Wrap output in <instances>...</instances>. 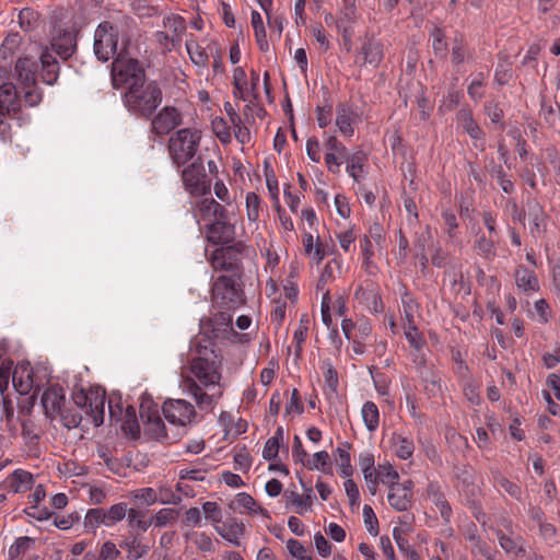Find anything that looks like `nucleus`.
I'll return each mask as SVG.
<instances>
[{
	"mask_svg": "<svg viewBox=\"0 0 560 560\" xmlns=\"http://www.w3.org/2000/svg\"><path fill=\"white\" fill-rule=\"evenodd\" d=\"M375 475L377 476L380 482L388 485V488L390 485H396L399 482V475L395 469H393L390 465H380L378 469L375 471Z\"/></svg>",
	"mask_w": 560,
	"mask_h": 560,
	"instance_id": "603ef678",
	"label": "nucleus"
},
{
	"mask_svg": "<svg viewBox=\"0 0 560 560\" xmlns=\"http://www.w3.org/2000/svg\"><path fill=\"white\" fill-rule=\"evenodd\" d=\"M246 210L248 221L256 223L259 219L260 198L255 192H248L246 195Z\"/></svg>",
	"mask_w": 560,
	"mask_h": 560,
	"instance_id": "864d4df0",
	"label": "nucleus"
},
{
	"mask_svg": "<svg viewBox=\"0 0 560 560\" xmlns=\"http://www.w3.org/2000/svg\"><path fill=\"white\" fill-rule=\"evenodd\" d=\"M40 79L47 85H54L59 78L60 65L55 55L46 48L39 56Z\"/></svg>",
	"mask_w": 560,
	"mask_h": 560,
	"instance_id": "f3484780",
	"label": "nucleus"
},
{
	"mask_svg": "<svg viewBox=\"0 0 560 560\" xmlns=\"http://www.w3.org/2000/svg\"><path fill=\"white\" fill-rule=\"evenodd\" d=\"M529 208V218H530V233L536 236L540 235L546 229V219L547 215L542 209V207L534 201L533 203H528Z\"/></svg>",
	"mask_w": 560,
	"mask_h": 560,
	"instance_id": "a878e982",
	"label": "nucleus"
},
{
	"mask_svg": "<svg viewBox=\"0 0 560 560\" xmlns=\"http://www.w3.org/2000/svg\"><path fill=\"white\" fill-rule=\"evenodd\" d=\"M119 547L127 551L128 560H138L150 550V546L142 542L139 533L136 530H129L128 535L119 542Z\"/></svg>",
	"mask_w": 560,
	"mask_h": 560,
	"instance_id": "a211bd4d",
	"label": "nucleus"
},
{
	"mask_svg": "<svg viewBox=\"0 0 560 560\" xmlns=\"http://www.w3.org/2000/svg\"><path fill=\"white\" fill-rule=\"evenodd\" d=\"M150 119V131L155 136L168 135L183 122L182 114L174 106L163 107L156 115H152Z\"/></svg>",
	"mask_w": 560,
	"mask_h": 560,
	"instance_id": "9b49d317",
	"label": "nucleus"
},
{
	"mask_svg": "<svg viewBox=\"0 0 560 560\" xmlns=\"http://www.w3.org/2000/svg\"><path fill=\"white\" fill-rule=\"evenodd\" d=\"M457 121L460 124L465 132L475 140H481L485 138L483 130L479 127L477 121L474 119L472 114L468 109H460L457 113Z\"/></svg>",
	"mask_w": 560,
	"mask_h": 560,
	"instance_id": "b1692460",
	"label": "nucleus"
},
{
	"mask_svg": "<svg viewBox=\"0 0 560 560\" xmlns=\"http://www.w3.org/2000/svg\"><path fill=\"white\" fill-rule=\"evenodd\" d=\"M120 556V550L113 541H106L102 545L98 559L100 560H115Z\"/></svg>",
	"mask_w": 560,
	"mask_h": 560,
	"instance_id": "774afa93",
	"label": "nucleus"
},
{
	"mask_svg": "<svg viewBox=\"0 0 560 560\" xmlns=\"http://www.w3.org/2000/svg\"><path fill=\"white\" fill-rule=\"evenodd\" d=\"M393 444L396 446V455L401 459H408L412 456L415 445L411 440L400 434H394Z\"/></svg>",
	"mask_w": 560,
	"mask_h": 560,
	"instance_id": "ea45409f",
	"label": "nucleus"
},
{
	"mask_svg": "<svg viewBox=\"0 0 560 560\" xmlns=\"http://www.w3.org/2000/svg\"><path fill=\"white\" fill-rule=\"evenodd\" d=\"M495 485L501 487L504 491H506L512 498L516 500L522 499V489L518 485L510 481L506 477L497 472L493 477Z\"/></svg>",
	"mask_w": 560,
	"mask_h": 560,
	"instance_id": "de8ad7c7",
	"label": "nucleus"
},
{
	"mask_svg": "<svg viewBox=\"0 0 560 560\" xmlns=\"http://www.w3.org/2000/svg\"><path fill=\"white\" fill-rule=\"evenodd\" d=\"M427 493L429 499L439 508L441 517L446 522L450 521L452 509L441 490V486L438 482H430L427 488Z\"/></svg>",
	"mask_w": 560,
	"mask_h": 560,
	"instance_id": "5701e85b",
	"label": "nucleus"
},
{
	"mask_svg": "<svg viewBox=\"0 0 560 560\" xmlns=\"http://www.w3.org/2000/svg\"><path fill=\"white\" fill-rule=\"evenodd\" d=\"M485 112L487 116L490 118L491 122L499 124L501 130L505 128V124L502 121L504 113L503 109L500 107L499 103L493 101L487 102L485 104Z\"/></svg>",
	"mask_w": 560,
	"mask_h": 560,
	"instance_id": "4d7b16f0",
	"label": "nucleus"
},
{
	"mask_svg": "<svg viewBox=\"0 0 560 560\" xmlns=\"http://www.w3.org/2000/svg\"><path fill=\"white\" fill-rule=\"evenodd\" d=\"M374 456L371 453L360 455L359 465L364 475L365 481H370V478L375 475L376 469L374 467Z\"/></svg>",
	"mask_w": 560,
	"mask_h": 560,
	"instance_id": "052dcab7",
	"label": "nucleus"
},
{
	"mask_svg": "<svg viewBox=\"0 0 560 560\" xmlns=\"http://www.w3.org/2000/svg\"><path fill=\"white\" fill-rule=\"evenodd\" d=\"M469 56L467 52V44L463 37H455L452 46V62L455 65L463 63Z\"/></svg>",
	"mask_w": 560,
	"mask_h": 560,
	"instance_id": "5fc2aeb1",
	"label": "nucleus"
},
{
	"mask_svg": "<svg viewBox=\"0 0 560 560\" xmlns=\"http://www.w3.org/2000/svg\"><path fill=\"white\" fill-rule=\"evenodd\" d=\"M213 301L226 306L228 310H235L243 304V291L236 287V282L232 277L220 276L212 285Z\"/></svg>",
	"mask_w": 560,
	"mask_h": 560,
	"instance_id": "0eeeda50",
	"label": "nucleus"
},
{
	"mask_svg": "<svg viewBox=\"0 0 560 560\" xmlns=\"http://www.w3.org/2000/svg\"><path fill=\"white\" fill-rule=\"evenodd\" d=\"M364 62L377 66L384 58L383 44L374 38L368 39L361 47Z\"/></svg>",
	"mask_w": 560,
	"mask_h": 560,
	"instance_id": "393cba45",
	"label": "nucleus"
},
{
	"mask_svg": "<svg viewBox=\"0 0 560 560\" xmlns=\"http://www.w3.org/2000/svg\"><path fill=\"white\" fill-rule=\"evenodd\" d=\"M413 481L410 479L404 482L390 485L388 489L387 500L392 508L396 511H407L412 505Z\"/></svg>",
	"mask_w": 560,
	"mask_h": 560,
	"instance_id": "f8f14e48",
	"label": "nucleus"
},
{
	"mask_svg": "<svg viewBox=\"0 0 560 560\" xmlns=\"http://www.w3.org/2000/svg\"><path fill=\"white\" fill-rule=\"evenodd\" d=\"M246 85V73L243 68L237 67L233 72V86H234V96L245 100L244 90Z\"/></svg>",
	"mask_w": 560,
	"mask_h": 560,
	"instance_id": "bf43d9fd",
	"label": "nucleus"
},
{
	"mask_svg": "<svg viewBox=\"0 0 560 560\" xmlns=\"http://www.w3.org/2000/svg\"><path fill=\"white\" fill-rule=\"evenodd\" d=\"M201 140V131L183 128L173 133L167 142V151L173 164L179 168L196 154Z\"/></svg>",
	"mask_w": 560,
	"mask_h": 560,
	"instance_id": "7ed1b4c3",
	"label": "nucleus"
},
{
	"mask_svg": "<svg viewBox=\"0 0 560 560\" xmlns=\"http://www.w3.org/2000/svg\"><path fill=\"white\" fill-rule=\"evenodd\" d=\"M393 536L398 549L408 558V560H421L420 555L409 545L408 539L402 536V530L399 527L394 528Z\"/></svg>",
	"mask_w": 560,
	"mask_h": 560,
	"instance_id": "4c0bfd02",
	"label": "nucleus"
},
{
	"mask_svg": "<svg viewBox=\"0 0 560 560\" xmlns=\"http://www.w3.org/2000/svg\"><path fill=\"white\" fill-rule=\"evenodd\" d=\"M104 404L105 394L100 395L95 393L85 410V412L91 416L95 427H100L104 422Z\"/></svg>",
	"mask_w": 560,
	"mask_h": 560,
	"instance_id": "c85d7f7f",
	"label": "nucleus"
},
{
	"mask_svg": "<svg viewBox=\"0 0 560 560\" xmlns=\"http://www.w3.org/2000/svg\"><path fill=\"white\" fill-rule=\"evenodd\" d=\"M119 27L109 21L101 23L94 36V54L100 61H107L117 50Z\"/></svg>",
	"mask_w": 560,
	"mask_h": 560,
	"instance_id": "423d86ee",
	"label": "nucleus"
},
{
	"mask_svg": "<svg viewBox=\"0 0 560 560\" xmlns=\"http://www.w3.org/2000/svg\"><path fill=\"white\" fill-rule=\"evenodd\" d=\"M491 167L489 168V173L492 177H495L499 180V184L502 190L505 194H511L514 190V184L511 179L505 177V173L501 165H497L493 160L490 162Z\"/></svg>",
	"mask_w": 560,
	"mask_h": 560,
	"instance_id": "a18cd8bd",
	"label": "nucleus"
},
{
	"mask_svg": "<svg viewBox=\"0 0 560 560\" xmlns=\"http://www.w3.org/2000/svg\"><path fill=\"white\" fill-rule=\"evenodd\" d=\"M303 465L310 470H320L324 474L332 475L330 456L326 451L317 452L313 455V459L303 462Z\"/></svg>",
	"mask_w": 560,
	"mask_h": 560,
	"instance_id": "c756f323",
	"label": "nucleus"
},
{
	"mask_svg": "<svg viewBox=\"0 0 560 560\" xmlns=\"http://www.w3.org/2000/svg\"><path fill=\"white\" fill-rule=\"evenodd\" d=\"M182 179L192 196H205L210 192L211 180L207 177L200 158L182 171Z\"/></svg>",
	"mask_w": 560,
	"mask_h": 560,
	"instance_id": "6e6552de",
	"label": "nucleus"
},
{
	"mask_svg": "<svg viewBox=\"0 0 560 560\" xmlns=\"http://www.w3.org/2000/svg\"><path fill=\"white\" fill-rule=\"evenodd\" d=\"M21 112V98L16 86L7 82L0 85V116L19 118Z\"/></svg>",
	"mask_w": 560,
	"mask_h": 560,
	"instance_id": "4468645a",
	"label": "nucleus"
},
{
	"mask_svg": "<svg viewBox=\"0 0 560 560\" xmlns=\"http://www.w3.org/2000/svg\"><path fill=\"white\" fill-rule=\"evenodd\" d=\"M186 48L191 61L199 67H206L209 60L208 54L196 43H186Z\"/></svg>",
	"mask_w": 560,
	"mask_h": 560,
	"instance_id": "8fccbe9b",
	"label": "nucleus"
},
{
	"mask_svg": "<svg viewBox=\"0 0 560 560\" xmlns=\"http://www.w3.org/2000/svg\"><path fill=\"white\" fill-rule=\"evenodd\" d=\"M163 25L173 36V42H182V35L186 30L185 20L178 15H170L164 18Z\"/></svg>",
	"mask_w": 560,
	"mask_h": 560,
	"instance_id": "c9c22d12",
	"label": "nucleus"
},
{
	"mask_svg": "<svg viewBox=\"0 0 560 560\" xmlns=\"http://www.w3.org/2000/svg\"><path fill=\"white\" fill-rule=\"evenodd\" d=\"M416 370L428 397H436L441 393V378L433 366H429L423 355L415 358Z\"/></svg>",
	"mask_w": 560,
	"mask_h": 560,
	"instance_id": "ddd939ff",
	"label": "nucleus"
},
{
	"mask_svg": "<svg viewBox=\"0 0 560 560\" xmlns=\"http://www.w3.org/2000/svg\"><path fill=\"white\" fill-rule=\"evenodd\" d=\"M252 26L254 28L255 39L260 51L267 52L269 50V43L264 26V21L258 11L252 12Z\"/></svg>",
	"mask_w": 560,
	"mask_h": 560,
	"instance_id": "cd10ccee",
	"label": "nucleus"
},
{
	"mask_svg": "<svg viewBox=\"0 0 560 560\" xmlns=\"http://www.w3.org/2000/svg\"><path fill=\"white\" fill-rule=\"evenodd\" d=\"M232 319L233 315L229 311L219 312L212 318L209 319V323L212 327V332L214 337H218L217 331L221 328H231L232 329Z\"/></svg>",
	"mask_w": 560,
	"mask_h": 560,
	"instance_id": "49530a36",
	"label": "nucleus"
},
{
	"mask_svg": "<svg viewBox=\"0 0 560 560\" xmlns=\"http://www.w3.org/2000/svg\"><path fill=\"white\" fill-rule=\"evenodd\" d=\"M128 511L129 509L125 502H119L105 510L107 526H113L114 524L122 521L126 515H128Z\"/></svg>",
	"mask_w": 560,
	"mask_h": 560,
	"instance_id": "37998d69",
	"label": "nucleus"
},
{
	"mask_svg": "<svg viewBox=\"0 0 560 560\" xmlns=\"http://www.w3.org/2000/svg\"><path fill=\"white\" fill-rule=\"evenodd\" d=\"M345 160L348 163L347 172L355 182H359L358 171L363 172V165L368 160L366 154L363 151H357L352 154H348Z\"/></svg>",
	"mask_w": 560,
	"mask_h": 560,
	"instance_id": "72a5a7b5",
	"label": "nucleus"
},
{
	"mask_svg": "<svg viewBox=\"0 0 560 560\" xmlns=\"http://www.w3.org/2000/svg\"><path fill=\"white\" fill-rule=\"evenodd\" d=\"M156 43L162 47L163 52L171 51L173 48L179 46V42H173V36L166 32L158 31L154 34Z\"/></svg>",
	"mask_w": 560,
	"mask_h": 560,
	"instance_id": "0e129e2a",
	"label": "nucleus"
},
{
	"mask_svg": "<svg viewBox=\"0 0 560 560\" xmlns=\"http://www.w3.org/2000/svg\"><path fill=\"white\" fill-rule=\"evenodd\" d=\"M207 238L214 245H228L234 242L235 226L228 220L212 221L206 228Z\"/></svg>",
	"mask_w": 560,
	"mask_h": 560,
	"instance_id": "2eb2a0df",
	"label": "nucleus"
},
{
	"mask_svg": "<svg viewBox=\"0 0 560 560\" xmlns=\"http://www.w3.org/2000/svg\"><path fill=\"white\" fill-rule=\"evenodd\" d=\"M34 482V476L23 469L14 470L7 478V486L13 493H24L31 490Z\"/></svg>",
	"mask_w": 560,
	"mask_h": 560,
	"instance_id": "4be33fe9",
	"label": "nucleus"
},
{
	"mask_svg": "<svg viewBox=\"0 0 560 560\" xmlns=\"http://www.w3.org/2000/svg\"><path fill=\"white\" fill-rule=\"evenodd\" d=\"M432 38V49L439 57H445L447 51V43L445 40L444 31L441 27L434 26L430 32Z\"/></svg>",
	"mask_w": 560,
	"mask_h": 560,
	"instance_id": "79ce46f5",
	"label": "nucleus"
},
{
	"mask_svg": "<svg viewBox=\"0 0 560 560\" xmlns=\"http://www.w3.org/2000/svg\"><path fill=\"white\" fill-rule=\"evenodd\" d=\"M52 55H58L61 59L67 60L77 49V38L72 32H63L54 37L48 48Z\"/></svg>",
	"mask_w": 560,
	"mask_h": 560,
	"instance_id": "6ab92c4d",
	"label": "nucleus"
},
{
	"mask_svg": "<svg viewBox=\"0 0 560 560\" xmlns=\"http://www.w3.org/2000/svg\"><path fill=\"white\" fill-rule=\"evenodd\" d=\"M60 417V421L67 429L78 428L82 421L81 413L75 408H63L57 415Z\"/></svg>",
	"mask_w": 560,
	"mask_h": 560,
	"instance_id": "c03bdc74",
	"label": "nucleus"
},
{
	"mask_svg": "<svg viewBox=\"0 0 560 560\" xmlns=\"http://www.w3.org/2000/svg\"><path fill=\"white\" fill-rule=\"evenodd\" d=\"M362 418L366 429L375 431L380 423V411L373 401H366L362 407Z\"/></svg>",
	"mask_w": 560,
	"mask_h": 560,
	"instance_id": "f704fd0d",
	"label": "nucleus"
},
{
	"mask_svg": "<svg viewBox=\"0 0 560 560\" xmlns=\"http://www.w3.org/2000/svg\"><path fill=\"white\" fill-rule=\"evenodd\" d=\"M475 248L478 254L487 259H491L495 256V247L492 240L486 237V235H479L475 241Z\"/></svg>",
	"mask_w": 560,
	"mask_h": 560,
	"instance_id": "3c124183",
	"label": "nucleus"
},
{
	"mask_svg": "<svg viewBox=\"0 0 560 560\" xmlns=\"http://www.w3.org/2000/svg\"><path fill=\"white\" fill-rule=\"evenodd\" d=\"M31 541L32 539L27 536L19 537L9 549L10 558L14 559L24 553L30 548Z\"/></svg>",
	"mask_w": 560,
	"mask_h": 560,
	"instance_id": "69168bd1",
	"label": "nucleus"
},
{
	"mask_svg": "<svg viewBox=\"0 0 560 560\" xmlns=\"http://www.w3.org/2000/svg\"><path fill=\"white\" fill-rule=\"evenodd\" d=\"M215 529L222 538L235 546H240L238 537L244 534L245 526L242 522L230 520L225 523L223 528L217 526Z\"/></svg>",
	"mask_w": 560,
	"mask_h": 560,
	"instance_id": "bb28decb",
	"label": "nucleus"
},
{
	"mask_svg": "<svg viewBox=\"0 0 560 560\" xmlns=\"http://www.w3.org/2000/svg\"><path fill=\"white\" fill-rule=\"evenodd\" d=\"M65 404L66 397L60 386H50L43 393L42 405L47 418L55 419Z\"/></svg>",
	"mask_w": 560,
	"mask_h": 560,
	"instance_id": "dca6fc26",
	"label": "nucleus"
},
{
	"mask_svg": "<svg viewBox=\"0 0 560 560\" xmlns=\"http://www.w3.org/2000/svg\"><path fill=\"white\" fill-rule=\"evenodd\" d=\"M140 418L145 425V432L152 439L160 442H171L156 405H153L150 400H142L140 405Z\"/></svg>",
	"mask_w": 560,
	"mask_h": 560,
	"instance_id": "1a4fd4ad",
	"label": "nucleus"
},
{
	"mask_svg": "<svg viewBox=\"0 0 560 560\" xmlns=\"http://www.w3.org/2000/svg\"><path fill=\"white\" fill-rule=\"evenodd\" d=\"M121 429L137 439L140 436V425L137 420L136 409L132 406H128L124 412V422Z\"/></svg>",
	"mask_w": 560,
	"mask_h": 560,
	"instance_id": "e433bc0d",
	"label": "nucleus"
},
{
	"mask_svg": "<svg viewBox=\"0 0 560 560\" xmlns=\"http://www.w3.org/2000/svg\"><path fill=\"white\" fill-rule=\"evenodd\" d=\"M351 447L350 443H345V447H337L336 452L338 455L337 463L340 466V475L342 477H351L353 468L351 465V456L348 450Z\"/></svg>",
	"mask_w": 560,
	"mask_h": 560,
	"instance_id": "58836bf2",
	"label": "nucleus"
},
{
	"mask_svg": "<svg viewBox=\"0 0 560 560\" xmlns=\"http://www.w3.org/2000/svg\"><path fill=\"white\" fill-rule=\"evenodd\" d=\"M22 42V38L19 33H10L4 38L0 51L2 52L3 58H7L9 55L14 54Z\"/></svg>",
	"mask_w": 560,
	"mask_h": 560,
	"instance_id": "13d9d810",
	"label": "nucleus"
},
{
	"mask_svg": "<svg viewBox=\"0 0 560 560\" xmlns=\"http://www.w3.org/2000/svg\"><path fill=\"white\" fill-rule=\"evenodd\" d=\"M325 147L327 150L336 153L341 159H346L349 154L347 148L334 135L327 138Z\"/></svg>",
	"mask_w": 560,
	"mask_h": 560,
	"instance_id": "338daca9",
	"label": "nucleus"
},
{
	"mask_svg": "<svg viewBox=\"0 0 560 560\" xmlns=\"http://www.w3.org/2000/svg\"><path fill=\"white\" fill-rule=\"evenodd\" d=\"M37 19H38V15L34 10H32L30 8H25L23 10H21L19 13L20 27L24 32H30V31L34 30V27L37 23Z\"/></svg>",
	"mask_w": 560,
	"mask_h": 560,
	"instance_id": "6e6d98bb",
	"label": "nucleus"
},
{
	"mask_svg": "<svg viewBox=\"0 0 560 560\" xmlns=\"http://www.w3.org/2000/svg\"><path fill=\"white\" fill-rule=\"evenodd\" d=\"M162 100V90L154 80H148L143 84L129 88L122 95L124 105L128 112L144 119L152 117Z\"/></svg>",
	"mask_w": 560,
	"mask_h": 560,
	"instance_id": "f03ea898",
	"label": "nucleus"
},
{
	"mask_svg": "<svg viewBox=\"0 0 560 560\" xmlns=\"http://www.w3.org/2000/svg\"><path fill=\"white\" fill-rule=\"evenodd\" d=\"M128 526L129 530L147 532L153 524V518H145V512L142 510L129 509L128 511Z\"/></svg>",
	"mask_w": 560,
	"mask_h": 560,
	"instance_id": "7c9ffc66",
	"label": "nucleus"
},
{
	"mask_svg": "<svg viewBox=\"0 0 560 560\" xmlns=\"http://www.w3.org/2000/svg\"><path fill=\"white\" fill-rule=\"evenodd\" d=\"M162 410L166 420L178 427H186L197 416L195 407L184 399H168L163 404Z\"/></svg>",
	"mask_w": 560,
	"mask_h": 560,
	"instance_id": "9d476101",
	"label": "nucleus"
},
{
	"mask_svg": "<svg viewBox=\"0 0 560 560\" xmlns=\"http://www.w3.org/2000/svg\"><path fill=\"white\" fill-rule=\"evenodd\" d=\"M363 517L369 533L376 536L378 534V521L373 509L368 504L363 506Z\"/></svg>",
	"mask_w": 560,
	"mask_h": 560,
	"instance_id": "680f3d73",
	"label": "nucleus"
},
{
	"mask_svg": "<svg viewBox=\"0 0 560 560\" xmlns=\"http://www.w3.org/2000/svg\"><path fill=\"white\" fill-rule=\"evenodd\" d=\"M336 113V126L338 127L339 132L345 137H352L354 133L352 124L355 116L352 107L346 102L339 103L337 105Z\"/></svg>",
	"mask_w": 560,
	"mask_h": 560,
	"instance_id": "412c9836",
	"label": "nucleus"
},
{
	"mask_svg": "<svg viewBox=\"0 0 560 560\" xmlns=\"http://www.w3.org/2000/svg\"><path fill=\"white\" fill-rule=\"evenodd\" d=\"M540 116L544 118L546 124L560 132V105L550 104L547 102L541 103Z\"/></svg>",
	"mask_w": 560,
	"mask_h": 560,
	"instance_id": "473e14b6",
	"label": "nucleus"
},
{
	"mask_svg": "<svg viewBox=\"0 0 560 560\" xmlns=\"http://www.w3.org/2000/svg\"><path fill=\"white\" fill-rule=\"evenodd\" d=\"M221 361L214 350L199 351L190 361V373L195 378L188 377L184 384L186 390L192 395L199 408L211 407L213 398L203 392V388L219 384Z\"/></svg>",
	"mask_w": 560,
	"mask_h": 560,
	"instance_id": "f257e3e1",
	"label": "nucleus"
},
{
	"mask_svg": "<svg viewBox=\"0 0 560 560\" xmlns=\"http://www.w3.org/2000/svg\"><path fill=\"white\" fill-rule=\"evenodd\" d=\"M307 491L308 493L306 495H300L294 491H285V497L289 499L288 503L298 506V514H303V512L308 510L313 504V495L311 494L312 489H307Z\"/></svg>",
	"mask_w": 560,
	"mask_h": 560,
	"instance_id": "a19ab883",
	"label": "nucleus"
},
{
	"mask_svg": "<svg viewBox=\"0 0 560 560\" xmlns=\"http://www.w3.org/2000/svg\"><path fill=\"white\" fill-rule=\"evenodd\" d=\"M15 73L24 89V101L28 106H36L42 102V91L36 85L38 62L31 58H19L15 63Z\"/></svg>",
	"mask_w": 560,
	"mask_h": 560,
	"instance_id": "39448f33",
	"label": "nucleus"
},
{
	"mask_svg": "<svg viewBox=\"0 0 560 560\" xmlns=\"http://www.w3.org/2000/svg\"><path fill=\"white\" fill-rule=\"evenodd\" d=\"M112 84L115 89L128 90L148 81L143 65L136 58L119 54L112 63Z\"/></svg>",
	"mask_w": 560,
	"mask_h": 560,
	"instance_id": "20e7f679",
	"label": "nucleus"
},
{
	"mask_svg": "<svg viewBox=\"0 0 560 560\" xmlns=\"http://www.w3.org/2000/svg\"><path fill=\"white\" fill-rule=\"evenodd\" d=\"M516 287L525 293L539 291V280L536 272L523 265L516 267L514 271Z\"/></svg>",
	"mask_w": 560,
	"mask_h": 560,
	"instance_id": "aec40b11",
	"label": "nucleus"
},
{
	"mask_svg": "<svg viewBox=\"0 0 560 560\" xmlns=\"http://www.w3.org/2000/svg\"><path fill=\"white\" fill-rule=\"evenodd\" d=\"M498 540L501 546V548L505 552H512L516 556H524L526 550L523 546H520L516 540L512 539L511 537L506 536L501 530L498 532Z\"/></svg>",
	"mask_w": 560,
	"mask_h": 560,
	"instance_id": "09e8293b",
	"label": "nucleus"
},
{
	"mask_svg": "<svg viewBox=\"0 0 560 560\" xmlns=\"http://www.w3.org/2000/svg\"><path fill=\"white\" fill-rule=\"evenodd\" d=\"M83 525L85 530L89 533H95L96 528H98L101 525L107 526L105 509L94 508L88 510L84 516Z\"/></svg>",
	"mask_w": 560,
	"mask_h": 560,
	"instance_id": "2f4dec72",
	"label": "nucleus"
},
{
	"mask_svg": "<svg viewBox=\"0 0 560 560\" xmlns=\"http://www.w3.org/2000/svg\"><path fill=\"white\" fill-rule=\"evenodd\" d=\"M178 512L174 509H161L154 516H152L155 526H165L167 523L174 521Z\"/></svg>",
	"mask_w": 560,
	"mask_h": 560,
	"instance_id": "e2e57ef3",
	"label": "nucleus"
}]
</instances>
